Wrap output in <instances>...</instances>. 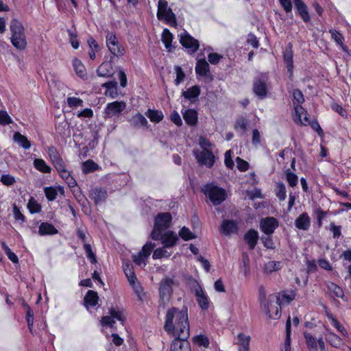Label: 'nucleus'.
Segmentation results:
<instances>
[{"label":"nucleus","mask_w":351,"mask_h":351,"mask_svg":"<svg viewBox=\"0 0 351 351\" xmlns=\"http://www.w3.org/2000/svg\"><path fill=\"white\" fill-rule=\"evenodd\" d=\"M164 329L167 333L178 336L172 341L170 351H191L190 344L186 341L190 330L186 308H169L166 313Z\"/></svg>","instance_id":"1"},{"label":"nucleus","mask_w":351,"mask_h":351,"mask_svg":"<svg viewBox=\"0 0 351 351\" xmlns=\"http://www.w3.org/2000/svg\"><path fill=\"white\" fill-rule=\"evenodd\" d=\"M261 306L268 317L272 319H278L281 316V302L280 296L269 295L267 300L261 302Z\"/></svg>","instance_id":"2"},{"label":"nucleus","mask_w":351,"mask_h":351,"mask_svg":"<svg viewBox=\"0 0 351 351\" xmlns=\"http://www.w3.org/2000/svg\"><path fill=\"white\" fill-rule=\"evenodd\" d=\"M171 215L169 213H161L156 217L154 229L151 233V238L158 241L161 238V233L169 227L171 222Z\"/></svg>","instance_id":"3"},{"label":"nucleus","mask_w":351,"mask_h":351,"mask_svg":"<svg viewBox=\"0 0 351 351\" xmlns=\"http://www.w3.org/2000/svg\"><path fill=\"white\" fill-rule=\"evenodd\" d=\"M202 191L209 197L214 206H218L224 202L227 194L224 189L215 186L214 184H206L204 186Z\"/></svg>","instance_id":"4"},{"label":"nucleus","mask_w":351,"mask_h":351,"mask_svg":"<svg viewBox=\"0 0 351 351\" xmlns=\"http://www.w3.org/2000/svg\"><path fill=\"white\" fill-rule=\"evenodd\" d=\"M175 285L176 282L173 277H165L162 279L159 287L160 306L165 308V304L169 302V300L173 293V287Z\"/></svg>","instance_id":"5"},{"label":"nucleus","mask_w":351,"mask_h":351,"mask_svg":"<svg viewBox=\"0 0 351 351\" xmlns=\"http://www.w3.org/2000/svg\"><path fill=\"white\" fill-rule=\"evenodd\" d=\"M157 17L158 20H164L171 27H175L177 25L176 16L171 9L168 8L167 1L165 0L158 1Z\"/></svg>","instance_id":"6"},{"label":"nucleus","mask_w":351,"mask_h":351,"mask_svg":"<svg viewBox=\"0 0 351 351\" xmlns=\"http://www.w3.org/2000/svg\"><path fill=\"white\" fill-rule=\"evenodd\" d=\"M106 46L112 54L110 61H112L113 57L120 58L123 56L125 53V49L119 43L118 38L114 32H107V34L106 35Z\"/></svg>","instance_id":"7"},{"label":"nucleus","mask_w":351,"mask_h":351,"mask_svg":"<svg viewBox=\"0 0 351 351\" xmlns=\"http://www.w3.org/2000/svg\"><path fill=\"white\" fill-rule=\"evenodd\" d=\"M193 154L201 165H205L208 168H211L215 162V156L208 149L194 150Z\"/></svg>","instance_id":"8"},{"label":"nucleus","mask_w":351,"mask_h":351,"mask_svg":"<svg viewBox=\"0 0 351 351\" xmlns=\"http://www.w3.org/2000/svg\"><path fill=\"white\" fill-rule=\"evenodd\" d=\"M179 36L180 44L188 50L189 53H193L197 51L199 47V41L186 30H184Z\"/></svg>","instance_id":"9"},{"label":"nucleus","mask_w":351,"mask_h":351,"mask_svg":"<svg viewBox=\"0 0 351 351\" xmlns=\"http://www.w3.org/2000/svg\"><path fill=\"white\" fill-rule=\"evenodd\" d=\"M109 313L110 315L104 316L101 317V323L102 326H108L115 330V319L119 321L121 324L123 325L124 316L120 311L115 308H110Z\"/></svg>","instance_id":"10"},{"label":"nucleus","mask_w":351,"mask_h":351,"mask_svg":"<svg viewBox=\"0 0 351 351\" xmlns=\"http://www.w3.org/2000/svg\"><path fill=\"white\" fill-rule=\"evenodd\" d=\"M125 108L126 104L124 101H115L109 103L104 109L105 116L108 118L119 117Z\"/></svg>","instance_id":"11"},{"label":"nucleus","mask_w":351,"mask_h":351,"mask_svg":"<svg viewBox=\"0 0 351 351\" xmlns=\"http://www.w3.org/2000/svg\"><path fill=\"white\" fill-rule=\"evenodd\" d=\"M279 222L274 217H266L260 220V230L265 234H273Z\"/></svg>","instance_id":"12"},{"label":"nucleus","mask_w":351,"mask_h":351,"mask_svg":"<svg viewBox=\"0 0 351 351\" xmlns=\"http://www.w3.org/2000/svg\"><path fill=\"white\" fill-rule=\"evenodd\" d=\"M267 80L265 78H256L254 82L253 90L261 99L266 97L267 94Z\"/></svg>","instance_id":"13"},{"label":"nucleus","mask_w":351,"mask_h":351,"mask_svg":"<svg viewBox=\"0 0 351 351\" xmlns=\"http://www.w3.org/2000/svg\"><path fill=\"white\" fill-rule=\"evenodd\" d=\"M46 151L48 154L50 161L55 169L60 167L62 165L66 164L59 152L54 146L48 147Z\"/></svg>","instance_id":"14"},{"label":"nucleus","mask_w":351,"mask_h":351,"mask_svg":"<svg viewBox=\"0 0 351 351\" xmlns=\"http://www.w3.org/2000/svg\"><path fill=\"white\" fill-rule=\"evenodd\" d=\"M293 104L294 106L295 113L300 117V115L302 113L306 114V110L301 106V104L304 101V95L302 91L299 89H295L293 92Z\"/></svg>","instance_id":"15"},{"label":"nucleus","mask_w":351,"mask_h":351,"mask_svg":"<svg viewBox=\"0 0 351 351\" xmlns=\"http://www.w3.org/2000/svg\"><path fill=\"white\" fill-rule=\"evenodd\" d=\"M195 294L197 298V302L202 310H206L209 307V299L200 285L195 289Z\"/></svg>","instance_id":"16"},{"label":"nucleus","mask_w":351,"mask_h":351,"mask_svg":"<svg viewBox=\"0 0 351 351\" xmlns=\"http://www.w3.org/2000/svg\"><path fill=\"white\" fill-rule=\"evenodd\" d=\"M10 41L12 45L19 50H23L27 47L26 36L25 32L20 34H11Z\"/></svg>","instance_id":"17"},{"label":"nucleus","mask_w":351,"mask_h":351,"mask_svg":"<svg viewBox=\"0 0 351 351\" xmlns=\"http://www.w3.org/2000/svg\"><path fill=\"white\" fill-rule=\"evenodd\" d=\"M294 4L298 14L304 21V22H308L311 18L308 10V7L305 3L302 0H294Z\"/></svg>","instance_id":"18"},{"label":"nucleus","mask_w":351,"mask_h":351,"mask_svg":"<svg viewBox=\"0 0 351 351\" xmlns=\"http://www.w3.org/2000/svg\"><path fill=\"white\" fill-rule=\"evenodd\" d=\"M130 125L134 128H147L148 121L146 118L141 113H136L128 120Z\"/></svg>","instance_id":"19"},{"label":"nucleus","mask_w":351,"mask_h":351,"mask_svg":"<svg viewBox=\"0 0 351 351\" xmlns=\"http://www.w3.org/2000/svg\"><path fill=\"white\" fill-rule=\"evenodd\" d=\"M107 194L106 189L101 187H95L90 191V197L97 204L106 200Z\"/></svg>","instance_id":"20"},{"label":"nucleus","mask_w":351,"mask_h":351,"mask_svg":"<svg viewBox=\"0 0 351 351\" xmlns=\"http://www.w3.org/2000/svg\"><path fill=\"white\" fill-rule=\"evenodd\" d=\"M311 226V219L307 213H302L295 220V226L302 230H307Z\"/></svg>","instance_id":"21"},{"label":"nucleus","mask_w":351,"mask_h":351,"mask_svg":"<svg viewBox=\"0 0 351 351\" xmlns=\"http://www.w3.org/2000/svg\"><path fill=\"white\" fill-rule=\"evenodd\" d=\"M221 230L226 236L237 233L238 231L237 223L233 220H223L221 225Z\"/></svg>","instance_id":"22"},{"label":"nucleus","mask_w":351,"mask_h":351,"mask_svg":"<svg viewBox=\"0 0 351 351\" xmlns=\"http://www.w3.org/2000/svg\"><path fill=\"white\" fill-rule=\"evenodd\" d=\"M259 236L258 232L254 230H249L244 235V240L247 243L250 250H254L257 244Z\"/></svg>","instance_id":"23"},{"label":"nucleus","mask_w":351,"mask_h":351,"mask_svg":"<svg viewBox=\"0 0 351 351\" xmlns=\"http://www.w3.org/2000/svg\"><path fill=\"white\" fill-rule=\"evenodd\" d=\"M178 239L176 234L172 231H168L164 234L161 233V238L159 240H162L165 247H171L176 244Z\"/></svg>","instance_id":"24"},{"label":"nucleus","mask_w":351,"mask_h":351,"mask_svg":"<svg viewBox=\"0 0 351 351\" xmlns=\"http://www.w3.org/2000/svg\"><path fill=\"white\" fill-rule=\"evenodd\" d=\"M97 73L99 77H111L113 75V67L110 61L101 64L97 69Z\"/></svg>","instance_id":"25"},{"label":"nucleus","mask_w":351,"mask_h":351,"mask_svg":"<svg viewBox=\"0 0 351 351\" xmlns=\"http://www.w3.org/2000/svg\"><path fill=\"white\" fill-rule=\"evenodd\" d=\"M183 118L186 124L194 126L197 123V112L193 109H186L182 112Z\"/></svg>","instance_id":"26"},{"label":"nucleus","mask_w":351,"mask_h":351,"mask_svg":"<svg viewBox=\"0 0 351 351\" xmlns=\"http://www.w3.org/2000/svg\"><path fill=\"white\" fill-rule=\"evenodd\" d=\"M199 95L200 88L197 85H195L182 92V96H184L185 99L190 100L191 102L196 101Z\"/></svg>","instance_id":"27"},{"label":"nucleus","mask_w":351,"mask_h":351,"mask_svg":"<svg viewBox=\"0 0 351 351\" xmlns=\"http://www.w3.org/2000/svg\"><path fill=\"white\" fill-rule=\"evenodd\" d=\"M195 72L200 76H207L210 73L208 63L204 59L198 60L195 66Z\"/></svg>","instance_id":"28"},{"label":"nucleus","mask_w":351,"mask_h":351,"mask_svg":"<svg viewBox=\"0 0 351 351\" xmlns=\"http://www.w3.org/2000/svg\"><path fill=\"white\" fill-rule=\"evenodd\" d=\"M57 233L58 230L51 223L43 222L39 226L38 234L41 236L47 234H56Z\"/></svg>","instance_id":"29"},{"label":"nucleus","mask_w":351,"mask_h":351,"mask_svg":"<svg viewBox=\"0 0 351 351\" xmlns=\"http://www.w3.org/2000/svg\"><path fill=\"white\" fill-rule=\"evenodd\" d=\"M98 300L99 297L97 293L94 291L89 290L86 293L84 301L86 307L89 306H95L98 303Z\"/></svg>","instance_id":"30"},{"label":"nucleus","mask_w":351,"mask_h":351,"mask_svg":"<svg viewBox=\"0 0 351 351\" xmlns=\"http://www.w3.org/2000/svg\"><path fill=\"white\" fill-rule=\"evenodd\" d=\"M237 343L239 345V351H249L250 337L243 333H239L237 335Z\"/></svg>","instance_id":"31"},{"label":"nucleus","mask_w":351,"mask_h":351,"mask_svg":"<svg viewBox=\"0 0 351 351\" xmlns=\"http://www.w3.org/2000/svg\"><path fill=\"white\" fill-rule=\"evenodd\" d=\"M13 140L17 143L21 147L25 149H29L31 147V143L26 136L22 135L19 132H15L13 136Z\"/></svg>","instance_id":"32"},{"label":"nucleus","mask_w":351,"mask_h":351,"mask_svg":"<svg viewBox=\"0 0 351 351\" xmlns=\"http://www.w3.org/2000/svg\"><path fill=\"white\" fill-rule=\"evenodd\" d=\"M33 165L35 169L41 173H49L51 171V167L49 166L43 159L35 158Z\"/></svg>","instance_id":"33"},{"label":"nucleus","mask_w":351,"mask_h":351,"mask_svg":"<svg viewBox=\"0 0 351 351\" xmlns=\"http://www.w3.org/2000/svg\"><path fill=\"white\" fill-rule=\"evenodd\" d=\"M162 43L165 45V48L168 50V51H172L174 47L172 46L171 43L173 40V34L170 32L168 29H165L162 33Z\"/></svg>","instance_id":"34"},{"label":"nucleus","mask_w":351,"mask_h":351,"mask_svg":"<svg viewBox=\"0 0 351 351\" xmlns=\"http://www.w3.org/2000/svg\"><path fill=\"white\" fill-rule=\"evenodd\" d=\"M284 61L287 64L288 72L289 73L290 77L293 75V53L291 49H286L283 54Z\"/></svg>","instance_id":"35"},{"label":"nucleus","mask_w":351,"mask_h":351,"mask_svg":"<svg viewBox=\"0 0 351 351\" xmlns=\"http://www.w3.org/2000/svg\"><path fill=\"white\" fill-rule=\"evenodd\" d=\"M145 115L152 122L159 123L164 117L163 113L160 110L148 109Z\"/></svg>","instance_id":"36"},{"label":"nucleus","mask_w":351,"mask_h":351,"mask_svg":"<svg viewBox=\"0 0 351 351\" xmlns=\"http://www.w3.org/2000/svg\"><path fill=\"white\" fill-rule=\"evenodd\" d=\"M73 66L76 74L81 78H83L86 75V70L84 65L82 64L81 60L75 58L73 60Z\"/></svg>","instance_id":"37"},{"label":"nucleus","mask_w":351,"mask_h":351,"mask_svg":"<svg viewBox=\"0 0 351 351\" xmlns=\"http://www.w3.org/2000/svg\"><path fill=\"white\" fill-rule=\"evenodd\" d=\"M11 34H20L25 32L23 24L17 19H12L10 25Z\"/></svg>","instance_id":"38"},{"label":"nucleus","mask_w":351,"mask_h":351,"mask_svg":"<svg viewBox=\"0 0 351 351\" xmlns=\"http://www.w3.org/2000/svg\"><path fill=\"white\" fill-rule=\"evenodd\" d=\"M123 269L130 283H134L136 280L132 265L129 263H123Z\"/></svg>","instance_id":"39"},{"label":"nucleus","mask_w":351,"mask_h":351,"mask_svg":"<svg viewBox=\"0 0 351 351\" xmlns=\"http://www.w3.org/2000/svg\"><path fill=\"white\" fill-rule=\"evenodd\" d=\"M295 291L294 290L283 291L278 296H280L281 304L285 302L289 304L295 298Z\"/></svg>","instance_id":"40"},{"label":"nucleus","mask_w":351,"mask_h":351,"mask_svg":"<svg viewBox=\"0 0 351 351\" xmlns=\"http://www.w3.org/2000/svg\"><path fill=\"white\" fill-rule=\"evenodd\" d=\"M328 289L333 293L335 297L343 298L344 296V293L343 289L332 282H328L326 284Z\"/></svg>","instance_id":"41"},{"label":"nucleus","mask_w":351,"mask_h":351,"mask_svg":"<svg viewBox=\"0 0 351 351\" xmlns=\"http://www.w3.org/2000/svg\"><path fill=\"white\" fill-rule=\"evenodd\" d=\"M327 341L333 347L339 348L342 344L341 339L334 332H330L326 335Z\"/></svg>","instance_id":"42"},{"label":"nucleus","mask_w":351,"mask_h":351,"mask_svg":"<svg viewBox=\"0 0 351 351\" xmlns=\"http://www.w3.org/2000/svg\"><path fill=\"white\" fill-rule=\"evenodd\" d=\"M193 341L197 346L199 347L202 346L206 348H208L210 344V341L208 338L203 335H198L195 336L193 338Z\"/></svg>","instance_id":"43"},{"label":"nucleus","mask_w":351,"mask_h":351,"mask_svg":"<svg viewBox=\"0 0 351 351\" xmlns=\"http://www.w3.org/2000/svg\"><path fill=\"white\" fill-rule=\"evenodd\" d=\"M304 335L306 339L307 346L311 350V351H317V341L313 337V335L308 332H304Z\"/></svg>","instance_id":"44"},{"label":"nucleus","mask_w":351,"mask_h":351,"mask_svg":"<svg viewBox=\"0 0 351 351\" xmlns=\"http://www.w3.org/2000/svg\"><path fill=\"white\" fill-rule=\"evenodd\" d=\"M276 195L280 201H284L287 197L286 187L284 183L280 182L276 184Z\"/></svg>","instance_id":"45"},{"label":"nucleus","mask_w":351,"mask_h":351,"mask_svg":"<svg viewBox=\"0 0 351 351\" xmlns=\"http://www.w3.org/2000/svg\"><path fill=\"white\" fill-rule=\"evenodd\" d=\"M326 315L327 317L331 321V324L335 328H336L339 332H340L342 335L346 336L347 335V331L345 329V328L341 324H340L338 320L336 318H335L332 314L329 313H327Z\"/></svg>","instance_id":"46"},{"label":"nucleus","mask_w":351,"mask_h":351,"mask_svg":"<svg viewBox=\"0 0 351 351\" xmlns=\"http://www.w3.org/2000/svg\"><path fill=\"white\" fill-rule=\"evenodd\" d=\"M56 132L62 136L69 134V124L66 121L59 123L56 127Z\"/></svg>","instance_id":"47"},{"label":"nucleus","mask_w":351,"mask_h":351,"mask_svg":"<svg viewBox=\"0 0 351 351\" xmlns=\"http://www.w3.org/2000/svg\"><path fill=\"white\" fill-rule=\"evenodd\" d=\"M98 165L91 160H88L82 165V171L84 173H88L97 170Z\"/></svg>","instance_id":"48"},{"label":"nucleus","mask_w":351,"mask_h":351,"mask_svg":"<svg viewBox=\"0 0 351 351\" xmlns=\"http://www.w3.org/2000/svg\"><path fill=\"white\" fill-rule=\"evenodd\" d=\"M165 247H159L154 251L152 258L153 259H159L163 257L168 258L171 256V252H169L165 249Z\"/></svg>","instance_id":"49"},{"label":"nucleus","mask_w":351,"mask_h":351,"mask_svg":"<svg viewBox=\"0 0 351 351\" xmlns=\"http://www.w3.org/2000/svg\"><path fill=\"white\" fill-rule=\"evenodd\" d=\"M286 180L289 183V186L293 187L297 185L298 182V178L297 175L291 172L289 169H287L285 172Z\"/></svg>","instance_id":"50"},{"label":"nucleus","mask_w":351,"mask_h":351,"mask_svg":"<svg viewBox=\"0 0 351 351\" xmlns=\"http://www.w3.org/2000/svg\"><path fill=\"white\" fill-rule=\"evenodd\" d=\"M271 235L266 234V236H263L261 238L264 247L269 250H274L276 247Z\"/></svg>","instance_id":"51"},{"label":"nucleus","mask_w":351,"mask_h":351,"mask_svg":"<svg viewBox=\"0 0 351 351\" xmlns=\"http://www.w3.org/2000/svg\"><path fill=\"white\" fill-rule=\"evenodd\" d=\"M44 192L47 199L49 201H53L58 195V191L56 188L52 186L45 187L44 189Z\"/></svg>","instance_id":"52"},{"label":"nucleus","mask_w":351,"mask_h":351,"mask_svg":"<svg viewBox=\"0 0 351 351\" xmlns=\"http://www.w3.org/2000/svg\"><path fill=\"white\" fill-rule=\"evenodd\" d=\"M156 245L155 243H153L152 242H147L143 247L142 250L139 252L144 256L145 258H148L153 250V249L155 247Z\"/></svg>","instance_id":"53"},{"label":"nucleus","mask_w":351,"mask_h":351,"mask_svg":"<svg viewBox=\"0 0 351 351\" xmlns=\"http://www.w3.org/2000/svg\"><path fill=\"white\" fill-rule=\"evenodd\" d=\"M84 250L86 252V256L91 263H95L97 262L96 256L92 250V247L89 243H84Z\"/></svg>","instance_id":"54"},{"label":"nucleus","mask_w":351,"mask_h":351,"mask_svg":"<svg viewBox=\"0 0 351 351\" xmlns=\"http://www.w3.org/2000/svg\"><path fill=\"white\" fill-rule=\"evenodd\" d=\"M179 235L181 237L182 239H183L184 241H189L192 239H194L195 237V235L191 232V230L184 226L179 232Z\"/></svg>","instance_id":"55"},{"label":"nucleus","mask_w":351,"mask_h":351,"mask_svg":"<svg viewBox=\"0 0 351 351\" xmlns=\"http://www.w3.org/2000/svg\"><path fill=\"white\" fill-rule=\"evenodd\" d=\"M12 123V119L8 113L5 110H0V124L2 125H6Z\"/></svg>","instance_id":"56"},{"label":"nucleus","mask_w":351,"mask_h":351,"mask_svg":"<svg viewBox=\"0 0 351 351\" xmlns=\"http://www.w3.org/2000/svg\"><path fill=\"white\" fill-rule=\"evenodd\" d=\"M329 32L331 34L332 38L335 40V42L341 46L342 49L345 50V47L343 45V36L342 35L336 31L335 29H330Z\"/></svg>","instance_id":"57"},{"label":"nucleus","mask_w":351,"mask_h":351,"mask_svg":"<svg viewBox=\"0 0 351 351\" xmlns=\"http://www.w3.org/2000/svg\"><path fill=\"white\" fill-rule=\"evenodd\" d=\"M67 104L71 108L82 106L83 101L78 97H71L67 98Z\"/></svg>","instance_id":"58"},{"label":"nucleus","mask_w":351,"mask_h":351,"mask_svg":"<svg viewBox=\"0 0 351 351\" xmlns=\"http://www.w3.org/2000/svg\"><path fill=\"white\" fill-rule=\"evenodd\" d=\"M56 169L58 172L60 176L64 180H66L67 178H69V176H71L70 171L69 170H67V169H66V164L62 165L60 167H58Z\"/></svg>","instance_id":"59"},{"label":"nucleus","mask_w":351,"mask_h":351,"mask_svg":"<svg viewBox=\"0 0 351 351\" xmlns=\"http://www.w3.org/2000/svg\"><path fill=\"white\" fill-rule=\"evenodd\" d=\"M1 182L6 186L13 185L16 180L15 178L10 174H4L1 178Z\"/></svg>","instance_id":"60"},{"label":"nucleus","mask_w":351,"mask_h":351,"mask_svg":"<svg viewBox=\"0 0 351 351\" xmlns=\"http://www.w3.org/2000/svg\"><path fill=\"white\" fill-rule=\"evenodd\" d=\"M294 121H295V123L299 122L301 124L304 125H306L308 124H311L310 120L307 117V112H306V114L305 113H302L300 115V117L295 114V117H294Z\"/></svg>","instance_id":"61"},{"label":"nucleus","mask_w":351,"mask_h":351,"mask_svg":"<svg viewBox=\"0 0 351 351\" xmlns=\"http://www.w3.org/2000/svg\"><path fill=\"white\" fill-rule=\"evenodd\" d=\"M266 267L270 272L278 271L281 268V263L279 261H269Z\"/></svg>","instance_id":"62"},{"label":"nucleus","mask_w":351,"mask_h":351,"mask_svg":"<svg viewBox=\"0 0 351 351\" xmlns=\"http://www.w3.org/2000/svg\"><path fill=\"white\" fill-rule=\"evenodd\" d=\"M171 120L177 126L180 127L182 125V119L178 112L176 110H173L171 114Z\"/></svg>","instance_id":"63"},{"label":"nucleus","mask_w":351,"mask_h":351,"mask_svg":"<svg viewBox=\"0 0 351 351\" xmlns=\"http://www.w3.org/2000/svg\"><path fill=\"white\" fill-rule=\"evenodd\" d=\"M247 126V122L244 117H239L234 125L235 129L240 128L242 130H245Z\"/></svg>","instance_id":"64"}]
</instances>
